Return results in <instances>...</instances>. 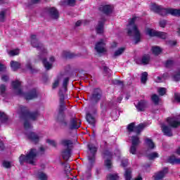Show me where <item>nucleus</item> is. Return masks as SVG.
I'll use <instances>...</instances> for the list:
<instances>
[{
	"instance_id": "obj_1",
	"label": "nucleus",
	"mask_w": 180,
	"mask_h": 180,
	"mask_svg": "<svg viewBox=\"0 0 180 180\" xmlns=\"http://www.w3.org/2000/svg\"><path fill=\"white\" fill-rule=\"evenodd\" d=\"M145 127L146 126L143 123H141L136 126V122H131L127 125V131L129 133L134 132L136 134L131 137V145L129 148V153L133 155H136V153H137V147H139V146L141 143V141H140V137L139 136L141 134V132L143 131V130H144Z\"/></svg>"
},
{
	"instance_id": "obj_2",
	"label": "nucleus",
	"mask_w": 180,
	"mask_h": 180,
	"mask_svg": "<svg viewBox=\"0 0 180 180\" xmlns=\"http://www.w3.org/2000/svg\"><path fill=\"white\" fill-rule=\"evenodd\" d=\"M150 11H153L155 13L160 15V16H167V15H171L176 18H180V8H162L161 6L153 4L150 7Z\"/></svg>"
},
{
	"instance_id": "obj_3",
	"label": "nucleus",
	"mask_w": 180,
	"mask_h": 180,
	"mask_svg": "<svg viewBox=\"0 0 180 180\" xmlns=\"http://www.w3.org/2000/svg\"><path fill=\"white\" fill-rule=\"evenodd\" d=\"M58 95L60 98V105H59L57 121L58 122V123L61 124L62 126L67 127H68V122L65 119V114H64V110L67 109V108H65V96L64 95V93H63L62 90H59Z\"/></svg>"
},
{
	"instance_id": "obj_4",
	"label": "nucleus",
	"mask_w": 180,
	"mask_h": 180,
	"mask_svg": "<svg viewBox=\"0 0 180 180\" xmlns=\"http://www.w3.org/2000/svg\"><path fill=\"white\" fill-rule=\"evenodd\" d=\"M137 17H133L129 21V26H131V28L127 29V34L129 36H134L135 39V44L140 43L141 41V33H140V30H139V27L136 25V20Z\"/></svg>"
},
{
	"instance_id": "obj_5",
	"label": "nucleus",
	"mask_w": 180,
	"mask_h": 180,
	"mask_svg": "<svg viewBox=\"0 0 180 180\" xmlns=\"http://www.w3.org/2000/svg\"><path fill=\"white\" fill-rule=\"evenodd\" d=\"M37 157V152L35 148H31L27 155H20L19 157V162L21 165H23L24 162L30 164L31 165H36L34 160Z\"/></svg>"
},
{
	"instance_id": "obj_6",
	"label": "nucleus",
	"mask_w": 180,
	"mask_h": 180,
	"mask_svg": "<svg viewBox=\"0 0 180 180\" xmlns=\"http://www.w3.org/2000/svg\"><path fill=\"white\" fill-rule=\"evenodd\" d=\"M61 146L63 147H67L65 149H63L61 152L62 158L65 161H68L71 158V148L70 146H72V141L70 139H62L60 141Z\"/></svg>"
},
{
	"instance_id": "obj_7",
	"label": "nucleus",
	"mask_w": 180,
	"mask_h": 180,
	"mask_svg": "<svg viewBox=\"0 0 180 180\" xmlns=\"http://www.w3.org/2000/svg\"><path fill=\"white\" fill-rule=\"evenodd\" d=\"M20 115L22 119H27V117H29L30 119H31V120L34 121L39 117V111H34L33 112H30L27 107L21 105L20 107Z\"/></svg>"
},
{
	"instance_id": "obj_8",
	"label": "nucleus",
	"mask_w": 180,
	"mask_h": 180,
	"mask_svg": "<svg viewBox=\"0 0 180 180\" xmlns=\"http://www.w3.org/2000/svg\"><path fill=\"white\" fill-rule=\"evenodd\" d=\"M30 42L31 46H32V47H34V49H37L38 51H40L41 53H42V54L47 53V49H46L44 45L39 41L36 34H32L30 36Z\"/></svg>"
},
{
	"instance_id": "obj_9",
	"label": "nucleus",
	"mask_w": 180,
	"mask_h": 180,
	"mask_svg": "<svg viewBox=\"0 0 180 180\" xmlns=\"http://www.w3.org/2000/svg\"><path fill=\"white\" fill-rule=\"evenodd\" d=\"M101 99H102V90L99 88L94 89L92 94L89 96L90 102L94 105H96Z\"/></svg>"
},
{
	"instance_id": "obj_10",
	"label": "nucleus",
	"mask_w": 180,
	"mask_h": 180,
	"mask_svg": "<svg viewBox=\"0 0 180 180\" xmlns=\"http://www.w3.org/2000/svg\"><path fill=\"white\" fill-rule=\"evenodd\" d=\"M81 121L78 122V118L77 117H71L69 124L68 122L69 130H78L81 127Z\"/></svg>"
},
{
	"instance_id": "obj_11",
	"label": "nucleus",
	"mask_w": 180,
	"mask_h": 180,
	"mask_svg": "<svg viewBox=\"0 0 180 180\" xmlns=\"http://www.w3.org/2000/svg\"><path fill=\"white\" fill-rule=\"evenodd\" d=\"M106 46V44H105V41H103V39H100L99 41H98L96 44L95 46V50L96 51H97V53H98V54H102V53H105L106 49H105Z\"/></svg>"
},
{
	"instance_id": "obj_12",
	"label": "nucleus",
	"mask_w": 180,
	"mask_h": 180,
	"mask_svg": "<svg viewBox=\"0 0 180 180\" xmlns=\"http://www.w3.org/2000/svg\"><path fill=\"white\" fill-rule=\"evenodd\" d=\"M167 172H168V167H164L162 170L155 172L153 176V178L154 180L164 179Z\"/></svg>"
},
{
	"instance_id": "obj_13",
	"label": "nucleus",
	"mask_w": 180,
	"mask_h": 180,
	"mask_svg": "<svg viewBox=\"0 0 180 180\" xmlns=\"http://www.w3.org/2000/svg\"><path fill=\"white\" fill-rule=\"evenodd\" d=\"M105 22H106V19L105 18H102L101 20L98 21V23L96 27V32L97 34H103L105 27Z\"/></svg>"
},
{
	"instance_id": "obj_14",
	"label": "nucleus",
	"mask_w": 180,
	"mask_h": 180,
	"mask_svg": "<svg viewBox=\"0 0 180 180\" xmlns=\"http://www.w3.org/2000/svg\"><path fill=\"white\" fill-rule=\"evenodd\" d=\"M36 98H37V90L36 89H32L25 94L26 101H32V99H36Z\"/></svg>"
},
{
	"instance_id": "obj_15",
	"label": "nucleus",
	"mask_w": 180,
	"mask_h": 180,
	"mask_svg": "<svg viewBox=\"0 0 180 180\" xmlns=\"http://www.w3.org/2000/svg\"><path fill=\"white\" fill-rule=\"evenodd\" d=\"M48 13L52 19L57 20L60 18V13H58V10L56 7L49 8Z\"/></svg>"
},
{
	"instance_id": "obj_16",
	"label": "nucleus",
	"mask_w": 180,
	"mask_h": 180,
	"mask_svg": "<svg viewBox=\"0 0 180 180\" xmlns=\"http://www.w3.org/2000/svg\"><path fill=\"white\" fill-rule=\"evenodd\" d=\"M11 85L16 91L17 95H22L23 91H22V89H20V86L22 85V83L19 82L18 80H15L12 82Z\"/></svg>"
},
{
	"instance_id": "obj_17",
	"label": "nucleus",
	"mask_w": 180,
	"mask_h": 180,
	"mask_svg": "<svg viewBox=\"0 0 180 180\" xmlns=\"http://www.w3.org/2000/svg\"><path fill=\"white\" fill-rule=\"evenodd\" d=\"M98 11L104 13V15H110V13L113 12V10L112 9V6L109 4L100 6L98 8Z\"/></svg>"
},
{
	"instance_id": "obj_18",
	"label": "nucleus",
	"mask_w": 180,
	"mask_h": 180,
	"mask_svg": "<svg viewBox=\"0 0 180 180\" xmlns=\"http://www.w3.org/2000/svg\"><path fill=\"white\" fill-rule=\"evenodd\" d=\"M27 138L32 143H34L35 144H38L39 141H40V136L36 132L31 131L27 134Z\"/></svg>"
},
{
	"instance_id": "obj_19",
	"label": "nucleus",
	"mask_w": 180,
	"mask_h": 180,
	"mask_svg": "<svg viewBox=\"0 0 180 180\" xmlns=\"http://www.w3.org/2000/svg\"><path fill=\"white\" fill-rule=\"evenodd\" d=\"M136 110L138 112H144L146 108H147V101L141 100L138 102L136 105H135Z\"/></svg>"
},
{
	"instance_id": "obj_20",
	"label": "nucleus",
	"mask_w": 180,
	"mask_h": 180,
	"mask_svg": "<svg viewBox=\"0 0 180 180\" xmlns=\"http://www.w3.org/2000/svg\"><path fill=\"white\" fill-rule=\"evenodd\" d=\"M167 122L169 126H170V127H173L174 129H176L177 127H179V126H180V122L175 120V119H174L172 117H168L167 119Z\"/></svg>"
},
{
	"instance_id": "obj_21",
	"label": "nucleus",
	"mask_w": 180,
	"mask_h": 180,
	"mask_svg": "<svg viewBox=\"0 0 180 180\" xmlns=\"http://www.w3.org/2000/svg\"><path fill=\"white\" fill-rule=\"evenodd\" d=\"M162 131L164 134V136H167V137H172L174 134H172V130L171 129V127L167 126V125H162Z\"/></svg>"
},
{
	"instance_id": "obj_22",
	"label": "nucleus",
	"mask_w": 180,
	"mask_h": 180,
	"mask_svg": "<svg viewBox=\"0 0 180 180\" xmlns=\"http://www.w3.org/2000/svg\"><path fill=\"white\" fill-rule=\"evenodd\" d=\"M167 162L172 164V165H175V164H180V158H176L175 155H172L167 159Z\"/></svg>"
},
{
	"instance_id": "obj_23",
	"label": "nucleus",
	"mask_w": 180,
	"mask_h": 180,
	"mask_svg": "<svg viewBox=\"0 0 180 180\" xmlns=\"http://www.w3.org/2000/svg\"><path fill=\"white\" fill-rule=\"evenodd\" d=\"M86 120L89 124H91L94 127H95V117L92 115L91 113H87L86 116Z\"/></svg>"
},
{
	"instance_id": "obj_24",
	"label": "nucleus",
	"mask_w": 180,
	"mask_h": 180,
	"mask_svg": "<svg viewBox=\"0 0 180 180\" xmlns=\"http://www.w3.org/2000/svg\"><path fill=\"white\" fill-rule=\"evenodd\" d=\"M62 56L63 58H75V57H77V55L74 53L67 51H63Z\"/></svg>"
},
{
	"instance_id": "obj_25",
	"label": "nucleus",
	"mask_w": 180,
	"mask_h": 180,
	"mask_svg": "<svg viewBox=\"0 0 180 180\" xmlns=\"http://www.w3.org/2000/svg\"><path fill=\"white\" fill-rule=\"evenodd\" d=\"M87 147L93 155H96V153H98V147L95 146L94 144H88Z\"/></svg>"
},
{
	"instance_id": "obj_26",
	"label": "nucleus",
	"mask_w": 180,
	"mask_h": 180,
	"mask_svg": "<svg viewBox=\"0 0 180 180\" xmlns=\"http://www.w3.org/2000/svg\"><path fill=\"white\" fill-rule=\"evenodd\" d=\"M10 64L13 71H17V70H19V68H20V63L18 61L11 60Z\"/></svg>"
},
{
	"instance_id": "obj_27",
	"label": "nucleus",
	"mask_w": 180,
	"mask_h": 180,
	"mask_svg": "<svg viewBox=\"0 0 180 180\" xmlns=\"http://www.w3.org/2000/svg\"><path fill=\"white\" fill-rule=\"evenodd\" d=\"M145 143L147 144L148 148H150V150L155 148V144L153 141V139L147 138L145 140Z\"/></svg>"
},
{
	"instance_id": "obj_28",
	"label": "nucleus",
	"mask_w": 180,
	"mask_h": 180,
	"mask_svg": "<svg viewBox=\"0 0 180 180\" xmlns=\"http://www.w3.org/2000/svg\"><path fill=\"white\" fill-rule=\"evenodd\" d=\"M157 32H158L157 30H155L151 28L146 29V34H148V36H150V37H156Z\"/></svg>"
},
{
	"instance_id": "obj_29",
	"label": "nucleus",
	"mask_w": 180,
	"mask_h": 180,
	"mask_svg": "<svg viewBox=\"0 0 180 180\" xmlns=\"http://www.w3.org/2000/svg\"><path fill=\"white\" fill-rule=\"evenodd\" d=\"M124 177L125 180H131V169L127 168L125 169V172L124 174Z\"/></svg>"
},
{
	"instance_id": "obj_30",
	"label": "nucleus",
	"mask_w": 180,
	"mask_h": 180,
	"mask_svg": "<svg viewBox=\"0 0 180 180\" xmlns=\"http://www.w3.org/2000/svg\"><path fill=\"white\" fill-rule=\"evenodd\" d=\"M91 169L92 167L88 166L86 171L83 174L86 179H91V177L92 176V173L91 172Z\"/></svg>"
},
{
	"instance_id": "obj_31",
	"label": "nucleus",
	"mask_w": 180,
	"mask_h": 180,
	"mask_svg": "<svg viewBox=\"0 0 180 180\" xmlns=\"http://www.w3.org/2000/svg\"><path fill=\"white\" fill-rule=\"evenodd\" d=\"M107 180H119L120 176L117 173L109 174L106 176Z\"/></svg>"
},
{
	"instance_id": "obj_32",
	"label": "nucleus",
	"mask_w": 180,
	"mask_h": 180,
	"mask_svg": "<svg viewBox=\"0 0 180 180\" xmlns=\"http://www.w3.org/2000/svg\"><path fill=\"white\" fill-rule=\"evenodd\" d=\"M150 57L148 54H145L142 56L141 63L143 65H147L150 63Z\"/></svg>"
},
{
	"instance_id": "obj_33",
	"label": "nucleus",
	"mask_w": 180,
	"mask_h": 180,
	"mask_svg": "<svg viewBox=\"0 0 180 180\" xmlns=\"http://www.w3.org/2000/svg\"><path fill=\"white\" fill-rule=\"evenodd\" d=\"M168 36V34L167 32H161V31H158L156 34V37L158 39H162V40H165Z\"/></svg>"
},
{
	"instance_id": "obj_34",
	"label": "nucleus",
	"mask_w": 180,
	"mask_h": 180,
	"mask_svg": "<svg viewBox=\"0 0 180 180\" xmlns=\"http://www.w3.org/2000/svg\"><path fill=\"white\" fill-rule=\"evenodd\" d=\"M159 157L160 155L157 152H153L147 155V158H148L150 161H153V160H155V158H158Z\"/></svg>"
},
{
	"instance_id": "obj_35",
	"label": "nucleus",
	"mask_w": 180,
	"mask_h": 180,
	"mask_svg": "<svg viewBox=\"0 0 180 180\" xmlns=\"http://www.w3.org/2000/svg\"><path fill=\"white\" fill-rule=\"evenodd\" d=\"M151 51L155 56H159L162 52V50L159 46H153Z\"/></svg>"
},
{
	"instance_id": "obj_36",
	"label": "nucleus",
	"mask_w": 180,
	"mask_h": 180,
	"mask_svg": "<svg viewBox=\"0 0 180 180\" xmlns=\"http://www.w3.org/2000/svg\"><path fill=\"white\" fill-rule=\"evenodd\" d=\"M42 63L44 68H46V70H51V68L53 67V64L49 63V61H47V58H43Z\"/></svg>"
},
{
	"instance_id": "obj_37",
	"label": "nucleus",
	"mask_w": 180,
	"mask_h": 180,
	"mask_svg": "<svg viewBox=\"0 0 180 180\" xmlns=\"http://www.w3.org/2000/svg\"><path fill=\"white\" fill-rule=\"evenodd\" d=\"M148 79V73L147 72H143L141 74V82L142 84H146Z\"/></svg>"
},
{
	"instance_id": "obj_38",
	"label": "nucleus",
	"mask_w": 180,
	"mask_h": 180,
	"mask_svg": "<svg viewBox=\"0 0 180 180\" xmlns=\"http://www.w3.org/2000/svg\"><path fill=\"white\" fill-rule=\"evenodd\" d=\"M124 50H126L124 47L118 49V50L115 51V52L114 53L113 58H116V57H118V56H122V54H123V53L124 52Z\"/></svg>"
},
{
	"instance_id": "obj_39",
	"label": "nucleus",
	"mask_w": 180,
	"mask_h": 180,
	"mask_svg": "<svg viewBox=\"0 0 180 180\" xmlns=\"http://www.w3.org/2000/svg\"><path fill=\"white\" fill-rule=\"evenodd\" d=\"M8 115L4 112H0V120L1 123H6L8 122Z\"/></svg>"
},
{
	"instance_id": "obj_40",
	"label": "nucleus",
	"mask_w": 180,
	"mask_h": 180,
	"mask_svg": "<svg viewBox=\"0 0 180 180\" xmlns=\"http://www.w3.org/2000/svg\"><path fill=\"white\" fill-rule=\"evenodd\" d=\"M69 82H70V77H65L64 79L63 83V88L64 89L65 92H67V91H68V86Z\"/></svg>"
},
{
	"instance_id": "obj_41",
	"label": "nucleus",
	"mask_w": 180,
	"mask_h": 180,
	"mask_svg": "<svg viewBox=\"0 0 180 180\" xmlns=\"http://www.w3.org/2000/svg\"><path fill=\"white\" fill-rule=\"evenodd\" d=\"M151 99L153 103H155V105H158V103H160V97L158 96V95L153 94L151 96Z\"/></svg>"
},
{
	"instance_id": "obj_42",
	"label": "nucleus",
	"mask_w": 180,
	"mask_h": 180,
	"mask_svg": "<svg viewBox=\"0 0 180 180\" xmlns=\"http://www.w3.org/2000/svg\"><path fill=\"white\" fill-rule=\"evenodd\" d=\"M103 158H106V157L108 158H112V156L113 155V154L109 150H105L103 152Z\"/></svg>"
},
{
	"instance_id": "obj_43",
	"label": "nucleus",
	"mask_w": 180,
	"mask_h": 180,
	"mask_svg": "<svg viewBox=\"0 0 180 180\" xmlns=\"http://www.w3.org/2000/svg\"><path fill=\"white\" fill-rule=\"evenodd\" d=\"M174 62L173 60H167L165 63V67L166 68H172L174 66Z\"/></svg>"
},
{
	"instance_id": "obj_44",
	"label": "nucleus",
	"mask_w": 180,
	"mask_h": 180,
	"mask_svg": "<svg viewBox=\"0 0 180 180\" xmlns=\"http://www.w3.org/2000/svg\"><path fill=\"white\" fill-rule=\"evenodd\" d=\"M26 68H27V70H30L32 74H34L37 72V69L33 68V67L32 66V63H27L26 65Z\"/></svg>"
},
{
	"instance_id": "obj_45",
	"label": "nucleus",
	"mask_w": 180,
	"mask_h": 180,
	"mask_svg": "<svg viewBox=\"0 0 180 180\" xmlns=\"http://www.w3.org/2000/svg\"><path fill=\"white\" fill-rule=\"evenodd\" d=\"M10 57H14V56H19V49H13L8 52Z\"/></svg>"
},
{
	"instance_id": "obj_46",
	"label": "nucleus",
	"mask_w": 180,
	"mask_h": 180,
	"mask_svg": "<svg viewBox=\"0 0 180 180\" xmlns=\"http://www.w3.org/2000/svg\"><path fill=\"white\" fill-rule=\"evenodd\" d=\"M104 165L108 168V169H110L112 168V160L110 159H107L104 161Z\"/></svg>"
},
{
	"instance_id": "obj_47",
	"label": "nucleus",
	"mask_w": 180,
	"mask_h": 180,
	"mask_svg": "<svg viewBox=\"0 0 180 180\" xmlns=\"http://www.w3.org/2000/svg\"><path fill=\"white\" fill-rule=\"evenodd\" d=\"M112 84L114 85H118L120 86L124 87V84L123 83V82L119 80V79H115L112 81Z\"/></svg>"
},
{
	"instance_id": "obj_48",
	"label": "nucleus",
	"mask_w": 180,
	"mask_h": 180,
	"mask_svg": "<svg viewBox=\"0 0 180 180\" xmlns=\"http://www.w3.org/2000/svg\"><path fill=\"white\" fill-rule=\"evenodd\" d=\"M158 94H159V95H160V96H164V95H165V94H167V89H165L164 87L159 88Z\"/></svg>"
},
{
	"instance_id": "obj_49",
	"label": "nucleus",
	"mask_w": 180,
	"mask_h": 180,
	"mask_svg": "<svg viewBox=\"0 0 180 180\" xmlns=\"http://www.w3.org/2000/svg\"><path fill=\"white\" fill-rule=\"evenodd\" d=\"M38 178L39 180H47V175L43 172L38 174Z\"/></svg>"
},
{
	"instance_id": "obj_50",
	"label": "nucleus",
	"mask_w": 180,
	"mask_h": 180,
	"mask_svg": "<svg viewBox=\"0 0 180 180\" xmlns=\"http://www.w3.org/2000/svg\"><path fill=\"white\" fill-rule=\"evenodd\" d=\"M129 165V160L124 159L121 161V167L126 168Z\"/></svg>"
},
{
	"instance_id": "obj_51",
	"label": "nucleus",
	"mask_w": 180,
	"mask_h": 180,
	"mask_svg": "<svg viewBox=\"0 0 180 180\" xmlns=\"http://www.w3.org/2000/svg\"><path fill=\"white\" fill-rule=\"evenodd\" d=\"M46 143H48V144H50V146H52V147H57V143L54 140L46 139Z\"/></svg>"
},
{
	"instance_id": "obj_52",
	"label": "nucleus",
	"mask_w": 180,
	"mask_h": 180,
	"mask_svg": "<svg viewBox=\"0 0 180 180\" xmlns=\"http://www.w3.org/2000/svg\"><path fill=\"white\" fill-rule=\"evenodd\" d=\"M6 91V86L5 84H1L0 85V94L1 95H3V94H5Z\"/></svg>"
},
{
	"instance_id": "obj_53",
	"label": "nucleus",
	"mask_w": 180,
	"mask_h": 180,
	"mask_svg": "<svg viewBox=\"0 0 180 180\" xmlns=\"http://www.w3.org/2000/svg\"><path fill=\"white\" fill-rule=\"evenodd\" d=\"M159 26L160 27H165V26H167V20H162L159 22Z\"/></svg>"
},
{
	"instance_id": "obj_54",
	"label": "nucleus",
	"mask_w": 180,
	"mask_h": 180,
	"mask_svg": "<svg viewBox=\"0 0 180 180\" xmlns=\"http://www.w3.org/2000/svg\"><path fill=\"white\" fill-rule=\"evenodd\" d=\"M25 122H24V127L25 129H30L31 125L30 123L29 122V121L27 120V119H24Z\"/></svg>"
},
{
	"instance_id": "obj_55",
	"label": "nucleus",
	"mask_w": 180,
	"mask_h": 180,
	"mask_svg": "<svg viewBox=\"0 0 180 180\" xmlns=\"http://www.w3.org/2000/svg\"><path fill=\"white\" fill-rule=\"evenodd\" d=\"M58 85H60V79H59L55 80V82H53V84L52 85V89H56V88H57L58 86Z\"/></svg>"
},
{
	"instance_id": "obj_56",
	"label": "nucleus",
	"mask_w": 180,
	"mask_h": 180,
	"mask_svg": "<svg viewBox=\"0 0 180 180\" xmlns=\"http://www.w3.org/2000/svg\"><path fill=\"white\" fill-rule=\"evenodd\" d=\"M5 11L0 12V22H5Z\"/></svg>"
},
{
	"instance_id": "obj_57",
	"label": "nucleus",
	"mask_w": 180,
	"mask_h": 180,
	"mask_svg": "<svg viewBox=\"0 0 180 180\" xmlns=\"http://www.w3.org/2000/svg\"><path fill=\"white\" fill-rule=\"evenodd\" d=\"M174 101L178 103H180V94L179 93H174Z\"/></svg>"
},
{
	"instance_id": "obj_58",
	"label": "nucleus",
	"mask_w": 180,
	"mask_h": 180,
	"mask_svg": "<svg viewBox=\"0 0 180 180\" xmlns=\"http://www.w3.org/2000/svg\"><path fill=\"white\" fill-rule=\"evenodd\" d=\"M66 4L68 6H75V0H67Z\"/></svg>"
},
{
	"instance_id": "obj_59",
	"label": "nucleus",
	"mask_w": 180,
	"mask_h": 180,
	"mask_svg": "<svg viewBox=\"0 0 180 180\" xmlns=\"http://www.w3.org/2000/svg\"><path fill=\"white\" fill-rule=\"evenodd\" d=\"M95 157L96 155H93L92 156H89L88 157V160L89 161H90L91 165L90 167H92V164H94V162H95Z\"/></svg>"
},
{
	"instance_id": "obj_60",
	"label": "nucleus",
	"mask_w": 180,
	"mask_h": 180,
	"mask_svg": "<svg viewBox=\"0 0 180 180\" xmlns=\"http://www.w3.org/2000/svg\"><path fill=\"white\" fill-rule=\"evenodd\" d=\"M3 166L4 167V168H11V162H8V161H4L3 162Z\"/></svg>"
},
{
	"instance_id": "obj_61",
	"label": "nucleus",
	"mask_w": 180,
	"mask_h": 180,
	"mask_svg": "<svg viewBox=\"0 0 180 180\" xmlns=\"http://www.w3.org/2000/svg\"><path fill=\"white\" fill-rule=\"evenodd\" d=\"M1 79L4 81V82H8V81H9V76L4 75L1 76Z\"/></svg>"
},
{
	"instance_id": "obj_62",
	"label": "nucleus",
	"mask_w": 180,
	"mask_h": 180,
	"mask_svg": "<svg viewBox=\"0 0 180 180\" xmlns=\"http://www.w3.org/2000/svg\"><path fill=\"white\" fill-rule=\"evenodd\" d=\"M167 43L169 46H176V41L169 40Z\"/></svg>"
},
{
	"instance_id": "obj_63",
	"label": "nucleus",
	"mask_w": 180,
	"mask_h": 180,
	"mask_svg": "<svg viewBox=\"0 0 180 180\" xmlns=\"http://www.w3.org/2000/svg\"><path fill=\"white\" fill-rule=\"evenodd\" d=\"M5 70H6V67L5 66V65L0 63V72H4Z\"/></svg>"
},
{
	"instance_id": "obj_64",
	"label": "nucleus",
	"mask_w": 180,
	"mask_h": 180,
	"mask_svg": "<svg viewBox=\"0 0 180 180\" xmlns=\"http://www.w3.org/2000/svg\"><path fill=\"white\" fill-rule=\"evenodd\" d=\"M60 164H61V165H64L65 169H70V164L65 163V162H61Z\"/></svg>"
}]
</instances>
